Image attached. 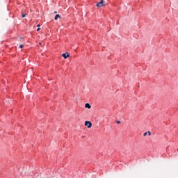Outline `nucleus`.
Segmentation results:
<instances>
[{
    "mask_svg": "<svg viewBox=\"0 0 178 178\" xmlns=\"http://www.w3.org/2000/svg\"><path fill=\"white\" fill-rule=\"evenodd\" d=\"M96 6H97V8H102V6H105V1L102 0L100 2L97 3Z\"/></svg>",
    "mask_w": 178,
    "mask_h": 178,
    "instance_id": "obj_1",
    "label": "nucleus"
},
{
    "mask_svg": "<svg viewBox=\"0 0 178 178\" xmlns=\"http://www.w3.org/2000/svg\"><path fill=\"white\" fill-rule=\"evenodd\" d=\"M85 126H87L88 129H91V127H92V123H91V122L90 121H86Z\"/></svg>",
    "mask_w": 178,
    "mask_h": 178,
    "instance_id": "obj_2",
    "label": "nucleus"
},
{
    "mask_svg": "<svg viewBox=\"0 0 178 178\" xmlns=\"http://www.w3.org/2000/svg\"><path fill=\"white\" fill-rule=\"evenodd\" d=\"M62 56H63V58H64V59H67V58H69V56H70V54H69V53L63 54Z\"/></svg>",
    "mask_w": 178,
    "mask_h": 178,
    "instance_id": "obj_3",
    "label": "nucleus"
},
{
    "mask_svg": "<svg viewBox=\"0 0 178 178\" xmlns=\"http://www.w3.org/2000/svg\"><path fill=\"white\" fill-rule=\"evenodd\" d=\"M85 108H88V109H91V105H90V104L86 103L85 104Z\"/></svg>",
    "mask_w": 178,
    "mask_h": 178,
    "instance_id": "obj_4",
    "label": "nucleus"
},
{
    "mask_svg": "<svg viewBox=\"0 0 178 178\" xmlns=\"http://www.w3.org/2000/svg\"><path fill=\"white\" fill-rule=\"evenodd\" d=\"M58 17H60V15H59L58 14L56 15V16L54 17V20H58Z\"/></svg>",
    "mask_w": 178,
    "mask_h": 178,
    "instance_id": "obj_5",
    "label": "nucleus"
},
{
    "mask_svg": "<svg viewBox=\"0 0 178 178\" xmlns=\"http://www.w3.org/2000/svg\"><path fill=\"white\" fill-rule=\"evenodd\" d=\"M23 47H24V44H20V45L19 46V48L22 49V48H23Z\"/></svg>",
    "mask_w": 178,
    "mask_h": 178,
    "instance_id": "obj_6",
    "label": "nucleus"
},
{
    "mask_svg": "<svg viewBox=\"0 0 178 178\" xmlns=\"http://www.w3.org/2000/svg\"><path fill=\"white\" fill-rule=\"evenodd\" d=\"M22 17H26V14L22 13Z\"/></svg>",
    "mask_w": 178,
    "mask_h": 178,
    "instance_id": "obj_7",
    "label": "nucleus"
},
{
    "mask_svg": "<svg viewBox=\"0 0 178 178\" xmlns=\"http://www.w3.org/2000/svg\"><path fill=\"white\" fill-rule=\"evenodd\" d=\"M116 123H118V124H120V123H122V122L119 121V120H117L116 121Z\"/></svg>",
    "mask_w": 178,
    "mask_h": 178,
    "instance_id": "obj_8",
    "label": "nucleus"
},
{
    "mask_svg": "<svg viewBox=\"0 0 178 178\" xmlns=\"http://www.w3.org/2000/svg\"><path fill=\"white\" fill-rule=\"evenodd\" d=\"M40 30H41V28H38L37 29V31H40Z\"/></svg>",
    "mask_w": 178,
    "mask_h": 178,
    "instance_id": "obj_9",
    "label": "nucleus"
},
{
    "mask_svg": "<svg viewBox=\"0 0 178 178\" xmlns=\"http://www.w3.org/2000/svg\"><path fill=\"white\" fill-rule=\"evenodd\" d=\"M143 136L145 137V136H147V132H145V133L143 134Z\"/></svg>",
    "mask_w": 178,
    "mask_h": 178,
    "instance_id": "obj_10",
    "label": "nucleus"
},
{
    "mask_svg": "<svg viewBox=\"0 0 178 178\" xmlns=\"http://www.w3.org/2000/svg\"><path fill=\"white\" fill-rule=\"evenodd\" d=\"M148 135L151 136V132L150 131H148Z\"/></svg>",
    "mask_w": 178,
    "mask_h": 178,
    "instance_id": "obj_11",
    "label": "nucleus"
},
{
    "mask_svg": "<svg viewBox=\"0 0 178 178\" xmlns=\"http://www.w3.org/2000/svg\"><path fill=\"white\" fill-rule=\"evenodd\" d=\"M37 27H39V28H40V24H38V25H37Z\"/></svg>",
    "mask_w": 178,
    "mask_h": 178,
    "instance_id": "obj_12",
    "label": "nucleus"
},
{
    "mask_svg": "<svg viewBox=\"0 0 178 178\" xmlns=\"http://www.w3.org/2000/svg\"><path fill=\"white\" fill-rule=\"evenodd\" d=\"M56 13V11H55V13Z\"/></svg>",
    "mask_w": 178,
    "mask_h": 178,
    "instance_id": "obj_13",
    "label": "nucleus"
},
{
    "mask_svg": "<svg viewBox=\"0 0 178 178\" xmlns=\"http://www.w3.org/2000/svg\"><path fill=\"white\" fill-rule=\"evenodd\" d=\"M177 151H178V149H177Z\"/></svg>",
    "mask_w": 178,
    "mask_h": 178,
    "instance_id": "obj_14",
    "label": "nucleus"
}]
</instances>
